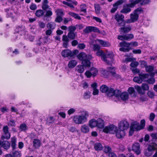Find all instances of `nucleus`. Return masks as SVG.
<instances>
[{"label":"nucleus","instance_id":"1","mask_svg":"<svg viewBox=\"0 0 157 157\" xmlns=\"http://www.w3.org/2000/svg\"><path fill=\"white\" fill-rule=\"evenodd\" d=\"M77 56L79 60L82 61V64L84 67H88L90 66V60L91 58L90 56H87L84 52H82L78 55Z\"/></svg>","mask_w":157,"mask_h":157},{"label":"nucleus","instance_id":"2","mask_svg":"<svg viewBox=\"0 0 157 157\" xmlns=\"http://www.w3.org/2000/svg\"><path fill=\"white\" fill-rule=\"evenodd\" d=\"M157 150V144L155 143H151L148 146L147 149L145 151L146 156L149 157L153 153V151Z\"/></svg>","mask_w":157,"mask_h":157},{"label":"nucleus","instance_id":"3","mask_svg":"<svg viewBox=\"0 0 157 157\" xmlns=\"http://www.w3.org/2000/svg\"><path fill=\"white\" fill-rule=\"evenodd\" d=\"M78 53L77 50L71 51L69 49H65L61 52V55L64 57H72Z\"/></svg>","mask_w":157,"mask_h":157},{"label":"nucleus","instance_id":"4","mask_svg":"<svg viewBox=\"0 0 157 157\" xmlns=\"http://www.w3.org/2000/svg\"><path fill=\"white\" fill-rule=\"evenodd\" d=\"M134 2H133L131 3L127 4L123 6V9L121 11V13L127 14L131 11V8H133L135 5Z\"/></svg>","mask_w":157,"mask_h":157},{"label":"nucleus","instance_id":"5","mask_svg":"<svg viewBox=\"0 0 157 157\" xmlns=\"http://www.w3.org/2000/svg\"><path fill=\"white\" fill-rule=\"evenodd\" d=\"M114 19L118 22L119 26H124L125 23L124 22V16L122 14H116L114 16Z\"/></svg>","mask_w":157,"mask_h":157},{"label":"nucleus","instance_id":"6","mask_svg":"<svg viewBox=\"0 0 157 157\" xmlns=\"http://www.w3.org/2000/svg\"><path fill=\"white\" fill-rule=\"evenodd\" d=\"M117 126L113 125H111L105 127L103 129V131L106 133L115 134L117 130Z\"/></svg>","mask_w":157,"mask_h":157},{"label":"nucleus","instance_id":"7","mask_svg":"<svg viewBox=\"0 0 157 157\" xmlns=\"http://www.w3.org/2000/svg\"><path fill=\"white\" fill-rule=\"evenodd\" d=\"M81 124L86 122L87 121V118L89 116V114L86 111H83L81 114L79 115Z\"/></svg>","mask_w":157,"mask_h":157},{"label":"nucleus","instance_id":"8","mask_svg":"<svg viewBox=\"0 0 157 157\" xmlns=\"http://www.w3.org/2000/svg\"><path fill=\"white\" fill-rule=\"evenodd\" d=\"M129 126V123L126 120H124L121 121L119 123L118 128L119 129L125 131L128 128Z\"/></svg>","mask_w":157,"mask_h":157},{"label":"nucleus","instance_id":"9","mask_svg":"<svg viewBox=\"0 0 157 157\" xmlns=\"http://www.w3.org/2000/svg\"><path fill=\"white\" fill-rule=\"evenodd\" d=\"M92 32L98 33H100V31L98 29L94 26H87L85 29L83 30V32L86 34L88 33Z\"/></svg>","mask_w":157,"mask_h":157},{"label":"nucleus","instance_id":"10","mask_svg":"<svg viewBox=\"0 0 157 157\" xmlns=\"http://www.w3.org/2000/svg\"><path fill=\"white\" fill-rule=\"evenodd\" d=\"M3 135L1 137L2 139L8 140L10 138V134L9 132V128L7 126H4L3 128Z\"/></svg>","mask_w":157,"mask_h":157},{"label":"nucleus","instance_id":"11","mask_svg":"<svg viewBox=\"0 0 157 157\" xmlns=\"http://www.w3.org/2000/svg\"><path fill=\"white\" fill-rule=\"evenodd\" d=\"M133 35L130 33L124 35L118 36L117 39L121 40H129L133 39Z\"/></svg>","mask_w":157,"mask_h":157},{"label":"nucleus","instance_id":"12","mask_svg":"<svg viewBox=\"0 0 157 157\" xmlns=\"http://www.w3.org/2000/svg\"><path fill=\"white\" fill-rule=\"evenodd\" d=\"M96 55L98 56H101L102 59L108 65H110L111 64V62H107L108 59H106V55L103 51L100 50L97 51Z\"/></svg>","mask_w":157,"mask_h":157},{"label":"nucleus","instance_id":"13","mask_svg":"<svg viewBox=\"0 0 157 157\" xmlns=\"http://www.w3.org/2000/svg\"><path fill=\"white\" fill-rule=\"evenodd\" d=\"M109 91H110V93L108 94V96L109 97H112L115 96L117 97L120 96L121 91L119 90H114L113 88H111Z\"/></svg>","mask_w":157,"mask_h":157},{"label":"nucleus","instance_id":"14","mask_svg":"<svg viewBox=\"0 0 157 157\" xmlns=\"http://www.w3.org/2000/svg\"><path fill=\"white\" fill-rule=\"evenodd\" d=\"M115 134H116V136L117 138L121 139L123 138L125 136V131L121 129H119L118 128Z\"/></svg>","mask_w":157,"mask_h":157},{"label":"nucleus","instance_id":"15","mask_svg":"<svg viewBox=\"0 0 157 157\" xmlns=\"http://www.w3.org/2000/svg\"><path fill=\"white\" fill-rule=\"evenodd\" d=\"M132 150L137 155L140 154L141 151L140 149V145L138 143H135L133 144L132 147Z\"/></svg>","mask_w":157,"mask_h":157},{"label":"nucleus","instance_id":"16","mask_svg":"<svg viewBox=\"0 0 157 157\" xmlns=\"http://www.w3.org/2000/svg\"><path fill=\"white\" fill-rule=\"evenodd\" d=\"M0 146L5 149H8L10 146V143L7 140H0Z\"/></svg>","mask_w":157,"mask_h":157},{"label":"nucleus","instance_id":"17","mask_svg":"<svg viewBox=\"0 0 157 157\" xmlns=\"http://www.w3.org/2000/svg\"><path fill=\"white\" fill-rule=\"evenodd\" d=\"M130 16V19L127 21V22L128 23L136 21L139 18V15L135 14L134 12H133V13H131Z\"/></svg>","mask_w":157,"mask_h":157},{"label":"nucleus","instance_id":"18","mask_svg":"<svg viewBox=\"0 0 157 157\" xmlns=\"http://www.w3.org/2000/svg\"><path fill=\"white\" fill-rule=\"evenodd\" d=\"M130 128L135 131H139L141 130L140 126L139 123L136 121L133 122L130 126Z\"/></svg>","mask_w":157,"mask_h":157},{"label":"nucleus","instance_id":"19","mask_svg":"<svg viewBox=\"0 0 157 157\" xmlns=\"http://www.w3.org/2000/svg\"><path fill=\"white\" fill-rule=\"evenodd\" d=\"M120 32L124 33H127L129 32L131 30V26L128 25L127 26L121 27L119 29Z\"/></svg>","mask_w":157,"mask_h":157},{"label":"nucleus","instance_id":"20","mask_svg":"<svg viewBox=\"0 0 157 157\" xmlns=\"http://www.w3.org/2000/svg\"><path fill=\"white\" fill-rule=\"evenodd\" d=\"M111 88V87L109 88L106 85H103L100 87V90L102 93H107V95L108 96V94L110 92L109 90Z\"/></svg>","mask_w":157,"mask_h":157},{"label":"nucleus","instance_id":"21","mask_svg":"<svg viewBox=\"0 0 157 157\" xmlns=\"http://www.w3.org/2000/svg\"><path fill=\"white\" fill-rule=\"evenodd\" d=\"M106 59H108L107 62H111V64L109 65H111L112 63H113V57L114 55L112 52H108L106 53Z\"/></svg>","mask_w":157,"mask_h":157},{"label":"nucleus","instance_id":"22","mask_svg":"<svg viewBox=\"0 0 157 157\" xmlns=\"http://www.w3.org/2000/svg\"><path fill=\"white\" fill-rule=\"evenodd\" d=\"M48 0H43L41 6L43 10L46 11L49 8V6L48 5Z\"/></svg>","mask_w":157,"mask_h":157},{"label":"nucleus","instance_id":"23","mask_svg":"<svg viewBox=\"0 0 157 157\" xmlns=\"http://www.w3.org/2000/svg\"><path fill=\"white\" fill-rule=\"evenodd\" d=\"M25 29V27L23 25L17 26L15 29V32L19 33L20 32L24 31Z\"/></svg>","mask_w":157,"mask_h":157},{"label":"nucleus","instance_id":"24","mask_svg":"<svg viewBox=\"0 0 157 157\" xmlns=\"http://www.w3.org/2000/svg\"><path fill=\"white\" fill-rule=\"evenodd\" d=\"M135 5L137 3H140V5H143L146 4H148L150 2V0H136L134 1Z\"/></svg>","mask_w":157,"mask_h":157},{"label":"nucleus","instance_id":"25","mask_svg":"<svg viewBox=\"0 0 157 157\" xmlns=\"http://www.w3.org/2000/svg\"><path fill=\"white\" fill-rule=\"evenodd\" d=\"M89 126L91 128H94L96 126L97 127V120L94 119H92L89 121Z\"/></svg>","mask_w":157,"mask_h":157},{"label":"nucleus","instance_id":"26","mask_svg":"<svg viewBox=\"0 0 157 157\" xmlns=\"http://www.w3.org/2000/svg\"><path fill=\"white\" fill-rule=\"evenodd\" d=\"M97 127L99 128H102L104 127V124L103 121L101 119L99 118L97 120Z\"/></svg>","mask_w":157,"mask_h":157},{"label":"nucleus","instance_id":"27","mask_svg":"<svg viewBox=\"0 0 157 157\" xmlns=\"http://www.w3.org/2000/svg\"><path fill=\"white\" fill-rule=\"evenodd\" d=\"M89 126L86 124L83 125L81 126V130L84 133H88L89 132Z\"/></svg>","mask_w":157,"mask_h":157},{"label":"nucleus","instance_id":"28","mask_svg":"<svg viewBox=\"0 0 157 157\" xmlns=\"http://www.w3.org/2000/svg\"><path fill=\"white\" fill-rule=\"evenodd\" d=\"M77 64V62L75 60H71L69 62L68 64V67L69 68H72L76 65Z\"/></svg>","mask_w":157,"mask_h":157},{"label":"nucleus","instance_id":"29","mask_svg":"<svg viewBox=\"0 0 157 157\" xmlns=\"http://www.w3.org/2000/svg\"><path fill=\"white\" fill-rule=\"evenodd\" d=\"M33 147L35 148H38L40 146V142L38 139H34L33 142Z\"/></svg>","mask_w":157,"mask_h":157},{"label":"nucleus","instance_id":"30","mask_svg":"<svg viewBox=\"0 0 157 157\" xmlns=\"http://www.w3.org/2000/svg\"><path fill=\"white\" fill-rule=\"evenodd\" d=\"M17 141V138L15 136L12 137L11 138V147L13 150L16 149V142Z\"/></svg>","mask_w":157,"mask_h":157},{"label":"nucleus","instance_id":"31","mask_svg":"<svg viewBox=\"0 0 157 157\" xmlns=\"http://www.w3.org/2000/svg\"><path fill=\"white\" fill-rule=\"evenodd\" d=\"M56 24L53 22H50L48 23L47 25V28L49 29L53 30L56 27Z\"/></svg>","mask_w":157,"mask_h":157},{"label":"nucleus","instance_id":"32","mask_svg":"<svg viewBox=\"0 0 157 157\" xmlns=\"http://www.w3.org/2000/svg\"><path fill=\"white\" fill-rule=\"evenodd\" d=\"M84 66L79 65H78L75 68V70L79 73H82L84 71Z\"/></svg>","mask_w":157,"mask_h":157},{"label":"nucleus","instance_id":"33","mask_svg":"<svg viewBox=\"0 0 157 157\" xmlns=\"http://www.w3.org/2000/svg\"><path fill=\"white\" fill-rule=\"evenodd\" d=\"M98 41L101 45L104 47H109L111 45L110 43L108 42L105 41L101 40H99Z\"/></svg>","mask_w":157,"mask_h":157},{"label":"nucleus","instance_id":"34","mask_svg":"<svg viewBox=\"0 0 157 157\" xmlns=\"http://www.w3.org/2000/svg\"><path fill=\"white\" fill-rule=\"evenodd\" d=\"M123 100H126L128 99V93L126 92H124L122 93L120 96Z\"/></svg>","mask_w":157,"mask_h":157},{"label":"nucleus","instance_id":"35","mask_svg":"<svg viewBox=\"0 0 157 157\" xmlns=\"http://www.w3.org/2000/svg\"><path fill=\"white\" fill-rule=\"evenodd\" d=\"M68 14L75 19L78 20H80L81 19V17L78 14L75 13L69 12H68Z\"/></svg>","mask_w":157,"mask_h":157},{"label":"nucleus","instance_id":"36","mask_svg":"<svg viewBox=\"0 0 157 157\" xmlns=\"http://www.w3.org/2000/svg\"><path fill=\"white\" fill-rule=\"evenodd\" d=\"M80 120L79 115L75 116L73 117V120L76 124H81Z\"/></svg>","mask_w":157,"mask_h":157},{"label":"nucleus","instance_id":"37","mask_svg":"<svg viewBox=\"0 0 157 157\" xmlns=\"http://www.w3.org/2000/svg\"><path fill=\"white\" fill-rule=\"evenodd\" d=\"M44 13V12L43 10H39L36 11L35 14L37 17H40L43 16Z\"/></svg>","mask_w":157,"mask_h":157},{"label":"nucleus","instance_id":"38","mask_svg":"<svg viewBox=\"0 0 157 157\" xmlns=\"http://www.w3.org/2000/svg\"><path fill=\"white\" fill-rule=\"evenodd\" d=\"M94 148L96 150L100 151L102 149V146L100 143H96L94 144Z\"/></svg>","mask_w":157,"mask_h":157},{"label":"nucleus","instance_id":"39","mask_svg":"<svg viewBox=\"0 0 157 157\" xmlns=\"http://www.w3.org/2000/svg\"><path fill=\"white\" fill-rule=\"evenodd\" d=\"M76 36V33L74 32H69L67 34L68 38L72 40L74 39Z\"/></svg>","mask_w":157,"mask_h":157},{"label":"nucleus","instance_id":"40","mask_svg":"<svg viewBox=\"0 0 157 157\" xmlns=\"http://www.w3.org/2000/svg\"><path fill=\"white\" fill-rule=\"evenodd\" d=\"M90 73L93 77L96 76L98 73L97 69L94 67H92L90 70Z\"/></svg>","mask_w":157,"mask_h":157},{"label":"nucleus","instance_id":"41","mask_svg":"<svg viewBox=\"0 0 157 157\" xmlns=\"http://www.w3.org/2000/svg\"><path fill=\"white\" fill-rule=\"evenodd\" d=\"M45 11L46 13L44 15V17H50L52 15V12L51 8H49L48 10Z\"/></svg>","mask_w":157,"mask_h":157},{"label":"nucleus","instance_id":"42","mask_svg":"<svg viewBox=\"0 0 157 157\" xmlns=\"http://www.w3.org/2000/svg\"><path fill=\"white\" fill-rule=\"evenodd\" d=\"M120 45L121 47L129 48L130 46V43L127 42L125 41L121 42L120 43Z\"/></svg>","mask_w":157,"mask_h":157},{"label":"nucleus","instance_id":"43","mask_svg":"<svg viewBox=\"0 0 157 157\" xmlns=\"http://www.w3.org/2000/svg\"><path fill=\"white\" fill-rule=\"evenodd\" d=\"M114 67H110L108 68L109 71L112 74V75L114 77H116V73L114 71V70L113 69L114 68Z\"/></svg>","mask_w":157,"mask_h":157},{"label":"nucleus","instance_id":"44","mask_svg":"<svg viewBox=\"0 0 157 157\" xmlns=\"http://www.w3.org/2000/svg\"><path fill=\"white\" fill-rule=\"evenodd\" d=\"M133 80L134 82L139 83H141L143 82L140 76L134 77L133 78Z\"/></svg>","mask_w":157,"mask_h":157},{"label":"nucleus","instance_id":"45","mask_svg":"<svg viewBox=\"0 0 157 157\" xmlns=\"http://www.w3.org/2000/svg\"><path fill=\"white\" fill-rule=\"evenodd\" d=\"M54 121V119L53 117L50 116L48 118H47V123L49 124L51 123H53Z\"/></svg>","mask_w":157,"mask_h":157},{"label":"nucleus","instance_id":"46","mask_svg":"<svg viewBox=\"0 0 157 157\" xmlns=\"http://www.w3.org/2000/svg\"><path fill=\"white\" fill-rule=\"evenodd\" d=\"M76 29V27L75 26L71 25L68 27V31L69 32H74Z\"/></svg>","mask_w":157,"mask_h":157},{"label":"nucleus","instance_id":"47","mask_svg":"<svg viewBox=\"0 0 157 157\" xmlns=\"http://www.w3.org/2000/svg\"><path fill=\"white\" fill-rule=\"evenodd\" d=\"M139 76H140L142 81H143V80H145V79L148 78L149 77V75L147 74H139Z\"/></svg>","mask_w":157,"mask_h":157},{"label":"nucleus","instance_id":"48","mask_svg":"<svg viewBox=\"0 0 157 157\" xmlns=\"http://www.w3.org/2000/svg\"><path fill=\"white\" fill-rule=\"evenodd\" d=\"M143 10L142 8L140 7L136 9H135L134 12L135 14L139 15V14L140 13H141L143 12Z\"/></svg>","mask_w":157,"mask_h":157},{"label":"nucleus","instance_id":"49","mask_svg":"<svg viewBox=\"0 0 157 157\" xmlns=\"http://www.w3.org/2000/svg\"><path fill=\"white\" fill-rule=\"evenodd\" d=\"M86 6L85 4H83L81 5L80 6V11L84 12L85 13H86Z\"/></svg>","mask_w":157,"mask_h":157},{"label":"nucleus","instance_id":"50","mask_svg":"<svg viewBox=\"0 0 157 157\" xmlns=\"http://www.w3.org/2000/svg\"><path fill=\"white\" fill-rule=\"evenodd\" d=\"M104 152L106 153L109 154L112 151L111 148L109 146H105L104 149Z\"/></svg>","mask_w":157,"mask_h":157},{"label":"nucleus","instance_id":"51","mask_svg":"<svg viewBox=\"0 0 157 157\" xmlns=\"http://www.w3.org/2000/svg\"><path fill=\"white\" fill-rule=\"evenodd\" d=\"M136 88L140 94H144L145 93L144 90H142L140 86H136Z\"/></svg>","mask_w":157,"mask_h":157},{"label":"nucleus","instance_id":"52","mask_svg":"<svg viewBox=\"0 0 157 157\" xmlns=\"http://www.w3.org/2000/svg\"><path fill=\"white\" fill-rule=\"evenodd\" d=\"M153 69V67L151 66H147L145 68L146 71L149 73L152 72Z\"/></svg>","mask_w":157,"mask_h":157},{"label":"nucleus","instance_id":"53","mask_svg":"<svg viewBox=\"0 0 157 157\" xmlns=\"http://www.w3.org/2000/svg\"><path fill=\"white\" fill-rule=\"evenodd\" d=\"M142 89L144 90H148L149 89V86L146 83H143L141 86Z\"/></svg>","mask_w":157,"mask_h":157},{"label":"nucleus","instance_id":"54","mask_svg":"<svg viewBox=\"0 0 157 157\" xmlns=\"http://www.w3.org/2000/svg\"><path fill=\"white\" fill-rule=\"evenodd\" d=\"M150 136L152 138V139L155 141L157 140V132H153L151 134Z\"/></svg>","mask_w":157,"mask_h":157},{"label":"nucleus","instance_id":"55","mask_svg":"<svg viewBox=\"0 0 157 157\" xmlns=\"http://www.w3.org/2000/svg\"><path fill=\"white\" fill-rule=\"evenodd\" d=\"M90 93L89 91L86 92L84 93L83 95L84 98L85 99H87L90 98Z\"/></svg>","mask_w":157,"mask_h":157},{"label":"nucleus","instance_id":"56","mask_svg":"<svg viewBox=\"0 0 157 157\" xmlns=\"http://www.w3.org/2000/svg\"><path fill=\"white\" fill-rule=\"evenodd\" d=\"M56 12V13L57 16H61L62 17L64 14L63 12L62 11L60 10H57Z\"/></svg>","mask_w":157,"mask_h":157},{"label":"nucleus","instance_id":"57","mask_svg":"<svg viewBox=\"0 0 157 157\" xmlns=\"http://www.w3.org/2000/svg\"><path fill=\"white\" fill-rule=\"evenodd\" d=\"M95 11L97 13H99L100 10V7L99 5L98 4L94 5Z\"/></svg>","mask_w":157,"mask_h":157},{"label":"nucleus","instance_id":"58","mask_svg":"<svg viewBox=\"0 0 157 157\" xmlns=\"http://www.w3.org/2000/svg\"><path fill=\"white\" fill-rule=\"evenodd\" d=\"M101 74L103 75V76L105 78H107L109 75V71L106 70H103L101 71Z\"/></svg>","mask_w":157,"mask_h":157},{"label":"nucleus","instance_id":"59","mask_svg":"<svg viewBox=\"0 0 157 157\" xmlns=\"http://www.w3.org/2000/svg\"><path fill=\"white\" fill-rule=\"evenodd\" d=\"M139 65V63L136 61H132L130 65L132 67H136Z\"/></svg>","mask_w":157,"mask_h":157},{"label":"nucleus","instance_id":"60","mask_svg":"<svg viewBox=\"0 0 157 157\" xmlns=\"http://www.w3.org/2000/svg\"><path fill=\"white\" fill-rule=\"evenodd\" d=\"M63 20L62 17L57 16L55 19V21L57 23H60Z\"/></svg>","mask_w":157,"mask_h":157},{"label":"nucleus","instance_id":"61","mask_svg":"<svg viewBox=\"0 0 157 157\" xmlns=\"http://www.w3.org/2000/svg\"><path fill=\"white\" fill-rule=\"evenodd\" d=\"M145 120H141L140 122V128L141 129H143L145 125Z\"/></svg>","mask_w":157,"mask_h":157},{"label":"nucleus","instance_id":"62","mask_svg":"<svg viewBox=\"0 0 157 157\" xmlns=\"http://www.w3.org/2000/svg\"><path fill=\"white\" fill-rule=\"evenodd\" d=\"M82 85L83 88L85 89L87 88L89 86L88 83L84 81H83L82 82Z\"/></svg>","mask_w":157,"mask_h":157},{"label":"nucleus","instance_id":"63","mask_svg":"<svg viewBox=\"0 0 157 157\" xmlns=\"http://www.w3.org/2000/svg\"><path fill=\"white\" fill-rule=\"evenodd\" d=\"M155 114L153 113H151L149 116V120L151 121H153L155 118Z\"/></svg>","mask_w":157,"mask_h":157},{"label":"nucleus","instance_id":"64","mask_svg":"<svg viewBox=\"0 0 157 157\" xmlns=\"http://www.w3.org/2000/svg\"><path fill=\"white\" fill-rule=\"evenodd\" d=\"M27 126L25 124H22L20 125V129H21V131H24L26 129Z\"/></svg>","mask_w":157,"mask_h":157}]
</instances>
